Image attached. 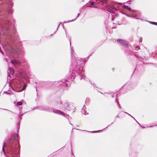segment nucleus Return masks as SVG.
<instances>
[{
  "instance_id": "obj_2",
  "label": "nucleus",
  "mask_w": 157,
  "mask_h": 157,
  "mask_svg": "<svg viewBox=\"0 0 157 157\" xmlns=\"http://www.w3.org/2000/svg\"><path fill=\"white\" fill-rule=\"evenodd\" d=\"M71 68V69H70V72H71L73 74V73H74V71L76 73V74H78V75H79L80 73H81V74L82 73V68L81 67H78V66L77 67L76 66V68H74V69H72V71H71V68Z\"/></svg>"
},
{
  "instance_id": "obj_28",
  "label": "nucleus",
  "mask_w": 157,
  "mask_h": 157,
  "mask_svg": "<svg viewBox=\"0 0 157 157\" xmlns=\"http://www.w3.org/2000/svg\"><path fill=\"white\" fill-rule=\"evenodd\" d=\"M59 25H60V24H59V25H58V27H59Z\"/></svg>"
},
{
  "instance_id": "obj_21",
  "label": "nucleus",
  "mask_w": 157,
  "mask_h": 157,
  "mask_svg": "<svg viewBox=\"0 0 157 157\" xmlns=\"http://www.w3.org/2000/svg\"><path fill=\"white\" fill-rule=\"evenodd\" d=\"M10 63H12V64H13V61H11L10 62Z\"/></svg>"
},
{
  "instance_id": "obj_6",
  "label": "nucleus",
  "mask_w": 157,
  "mask_h": 157,
  "mask_svg": "<svg viewBox=\"0 0 157 157\" xmlns=\"http://www.w3.org/2000/svg\"><path fill=\"white\" fill-rule=\"evenodd\" d=\"M6 146V143L5 142H4V144L2 147V151L3 152H5V149H4V147Z\"/></svg>"
},
{
  "instance_id": "obj_15",
  "label": "nucleus",
  "mask_w": 157,
  "mask_h": 157,
  "mask_svg": "<svg viewBox=\"0 0 157 157\" xmlns=\"http://www.w3.org/2000/svg\"><path fill=\"white\" fill-rule=\"evenodd\" d=\"M127 9H128V10L129 11H130L131 10V9L130 8L128 7V8H127Z\"/></svg>"
},
{
  "instance_id": "obj_12",
  "label": "nucleus",
  "mask_w": 157,
  "mask_h": 157,
  "mask_svg": "<svg viewBox=\"0 0 157 157\" xmlns=\"http://www.w3.org/2000/svg\"><path fill=\"white\" fill-rule=\"evenodd\" d=\"M79 14L80 13H78V16H77V17L74 20H72V21H75V20H76V19L78 18V17L79 16Z\"/></svg>"
},
{
  "instance_id": "obj_3",
  "label": "nucleus",
  "mask_w": 157,
  "mask_h": 157,
  "mask_svg": "<svg viewBox=\"0 0 157 157\" xmlns=\"http://www.w3.org/2000/svg\"><path fill=\"white\" fill-rule=\"evenodd\" d=\"M109 95H111V98H117L119 97V95L117 93H111Z\"/></svg>"
},
{
  "instance_id": "obj_24",
  "label": "nucleus",
  "mask_w": 157,
  "mask_h": 157,
  "mask_svg": "<svg viewBox=\"0 0 157 157\" xmlns=\"http://www.w3.org/2000/svg\"><path fill=\"white\" fill-rule=\"evenodd\" d=\"M82 78H83V79H84V78H83V77L82 78V77H81V80H82Z\"/></svg>"
},
{
  "instance_id": "obj_14",
  "label": "nucleus",
  "mask_w": 157,
  "mask_h": 157,
  "mask_svg": "<svg viewBox=\"0 0 157 157\" xmlns=\"http://www.w3.org/2000/svg\"><path fill=\"white\" fill-rule=\"evenodd\" d=\"M123 6H124V8H126V9H127V8H128V6H125V5H124Z\"/></svg>"
},
{
  "instance_id": "obj_29",
  "label": "nucleus",
  "mask_w": 157,
  "mask_h": 157,
  "mask_svg": "<svg viewBox=\"0 0 157 157\" xmlns=\"http://www.w3.org/2000/svg\"><path fill=\"white\" fill-rule=\"evenodd\" d=\"M6 61H7V62H8V61H7V60H6Z\"/></svg>"
},
{
  "instance_id": "obj_27",
  "label": "nucleus",
  "mask_w": 157,
  "mask_h": 157,
  "mask_svg": "<svg viewBox=\"0 0 157 157\" xmlns=\"http://www.w3.org/2000/svg\"><path fill=\"white\" fill-rule=\"evenodd\" d=\"M112 21H113V19L112 18Z\"/></svg>"
},
{
  "instance_id": "obj_5",
  "label": "nucleus",
  "mask_w": 157,
  "mask_h": 157,
  "mask_svg": "<svg viewBox=\"0 0 157 157\" xmlns=\"http://www.w3.org/2000/svg\"><path fill=\"white\" fill-rule=\"evenodd\" d=\"M9 70L11 74H13L14 73V70L13 69L10 68L9 69Z\"/></svg>"
},
{
  "instance_id": "obj_9",
  "label": "nucleus",
  "mask_w": 157,
  "mask_h": 157,
  "mask_svg": "<svg viewBox=\"0 0 157 157\" xmlns=\"http://www.w3.org/2000/svg\"><path fill=\"white\" fill-rule=\"evenodd\" d=\"M131 86H132V85H130L129 86H128V89L129 90H131V89L133 88H131Z\"/></svg>"
},
{
  "instance_id": "obj_19",
  "label": "nucleus",
  "mask_w": 157,
  "mask_h": 157,
  "mask_svg": "<svg viewBox=\"0 0 157 157\" xmlns=\"http://www.w3.org/2000/svg\"><path fill=\"white\" fill-rule=\"evenodd\" d=\"M25 86H24V88L22 90H23L25 89Z\"/></svg>"
},
{
  "instance_id": "obj_30",
  "label": "nucleus",
  "mask_w": 157,
  "mask_h": 157,
  "mask_svg": "<svg viewBox=\"0 0 157 157\" xmlns=\"http://www.w3.org/2000/svg\"><path fill=\"white\" fill-rule=\"evenodd\" d=\"M6 61H7V62H8V61H7V60H6Z\"/></svg>"
},
{
  "instance_id": "obj_11",
  "label": "nucleus",
  "mask_w": 157,
  "mask_h": 157,
  "mask_svg": "<svg viewBox=\"0 0 157 157\" xmlns=\"http://www.w3.org/2000/svg\"><path fill=\"white\" fill-rule=\"evenodd\" d=\"M110 94H107V96L108 97H109V98H111V95H109Z\"/></svg>"
},
{
  "instance_id": "obj_22",
  "label": "nucleus",
  "mask_w": 157,
  "mask_h": 157,
  "mask_svg": "<svg viewBox=\"0 0 157 157\" xmlns=\"http://www.w3.org/2000/svg\"><path fill=\"white\" fill-rule=\"evenodd\" d=\"M4 93H7V94H8V93H7V91L5 92H4Z\"/></svg>"
},
{
  "instance_id": "obj_23",
  "label": "nucleus",
  "mask_w": 157,
  "mask_h": 157,
  "mask_svg": "<svg viewBox=\"0 0 157 157\" xmlns=\"http://www.w3.org/2000/svg\"><path fill=\"white\" fill-rule=\"evenodd\" d=\"M70 45H71V42L70 40Z\"/></svg>"
},
{
  "instance_id": "obj_8",
  "label": "nucleus",
  "mask_w": 157,
  "mask_h": 157,
  "mask_svg": "<svg viewBox=\"0 0 157 157\" xmlns=\"http://www.w3.org/2000/svg\"><path fill=\"white\" fill-rule=\"evenodd\" d=\"M149 22L151 24L157 25V23L151 21H150Z\"/></svg>"
},
{
  "instance_id": "obj_20",
  "label": "nucleus",
  "mask_w": 157,
  "mask_h": 157,
  "mask_svg": "<svg viewBox=\"0 0 157 157\" xmlns=\"http://www.w3.org/2000/svg\"><path fill=\"white\" fill-rule=\"evenodd\" d=\"M79 63H80H80H81V61H80V60H79Z\"/></svg>"
},
{
  "instance_id": "obj_25",
  "label": "nucleus",
  "mask_w": 157,
  "mask_h": 157,
  "mask_svg": "<svg viewBox=\"0 0 157 157\" xmlns=\"http://www.w3.org/2000/svg\"><path fill=\"white\" fill-rule=\"evenodd\" d=\"M93 85L94 87V88H95V86H94L95 85L94 84H93Z\"/></svg>"
},
{
  "instance_id": "obj_16",
  "label": "nucleus",
  "mask_w": 157,
  "mask_h": 157,
  "mask_svg": "<svg viewBox=\"0 0 157 157\" xmlns=\"http://www.w3.org/2000/svg\"><path fill=\"white\" fill-rule=\"evenodd\" d=\"M142 38H140L139 39V41L140 42H141L142 41Z\"/></svg>"
},
{
  "instance_id": "obj_17",
  "label": "nucleus",
  "mask_w": 157,
  "mask_h": 157,
  "mask_svg": "<svg viewBox=\"0 0 157 157\" xmlns=\"http://www.w3.org/2000/svg\"><path fill=\"white\" fill-rule=\"evenodd\" d=\"M6 21H8V24H7V25H10V23H9V21L8 20V19H7V20H6Z\"/></svg>"
},
{
  "instance_id": "obj_4",
  "label": "nucleus",
  "mask_w": 157,
  "mask_h": 157,
  "mask_svg": "<svg viewBox=\"0 0 157 157\" xmlns=\"http://www.w3.org/2000/svg\"><path fill=\"white\" fill-rule=\"evenodd\" d=\"M17 136V134H13L12 135L9 139V141L8 142V143H10V140H14V139H15V138Z\"/></svg>"
},
{
  "instance_id": "obj_13",
  "label": "nucleus",
  "mask_w": 157,
  "mask_h": 157,
  "mask_svg": "<svg viewBox=\"0 0 157 157\" xmlns=\"http://www.w3.org/2000/svg\"><path fill=\"white\" fill-rule=\"evenodd\" d=\"M102 2H103V3H105L106 1V0H102L101 1Z\"/></svg>"
},
{
  "instance_id": "obj_26",
  "label": "nucleus",
  "mask_w": 157,
  "mask_h": 157,
  "mask_svg": "<svg viewBox=\"0 0 157 157\" xmlns=\"http://www.w3.org/2000/svg\"><path fill=\"white\" fill-rule=\"evenodd\" d=\"M1 53H2V54H3V52H1Z\"/></svg>"
},
{
  "instance_id": "obj_1",
  "label": "nucleus",
  "mask_w": 157,
  "mask_h": 157,
  "mask_svg": "<svg viewBox=\"0 0 157 157\" xmlns=\"http://www.w3.org/2000/svg\"><path fill=\"white\" fill-rule=\"evenodd\" d=\"M117 42L119 43L121 45L124 46L126 45V47H125V50L126 51L128 50V54H131L132 53V52L131 50V47L127 45V42L122 40H117Z\"/></svg>"
},
{
  "instance_id": "obj_18",
  "label": "nucleus",
  "mask_w": 157,
  "mask_h": 157,
  "mask_svg": "<svg viewBox=\"0 0 157 157\" xmlns=\"http://www.w3.org/2000/svg\"><path fill=\"white\" fill-rule=\"evenodd\" d=\"M14 62L15 63H17L18 64H20V63L19 62H17L16 61H15Z\"/></svg>"
},
{
  "instance_id": "obj_7",
  "label": "nucleus",
  "mask_w": 157,
  "mask_h": 157,
  "mask_svg": "<svg viewBox=\"0 0 157 157\" xmlns=\"http://www.w3.org/2000/svg\"><path fill=\"white\" fill-rule=\"evenodd\" d=\"M23 101H18V102H17V105H22V102Z\"/></svg>"
},
{
  "instance_id": "obj_10",
  "label": "nucleus",
  "mask_w": 157,
  "mask_h": 157,
  "mask_svg": "<svg viewBox=\"0 0 157 157\" xmlns=\"http://www.w3.org/2000/svg\"><path fill=\"white\" fill-rule=\"evenodd\" d=\"M72 21V20H71V21H64V23H67V22H69L70 21Z\"/></svg>"
}]
</instances>
